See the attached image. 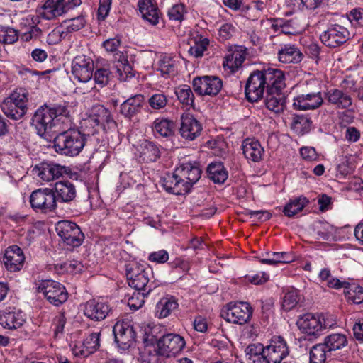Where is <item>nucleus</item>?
Returning a JSON list of instances; mask_svg holds the SVG:
<instances>
[{
    "mask_svg": "<svg viewBox=\"0 0 363 363\" xmlns=\"http://www.w3.org/2000/svg\"><path fill=\"white\" fill-rule=\"evenodd\" d=\"M32 125L39 136L48 139L52 137V133L71 125L69 111L61 105L52 107L42 106L35 112Z\"/></svg>",
    "mask_w": 363,
    "mask_h": 363,
    "instance_id": "1",
    "label": "nucleus"
},
{
    "mask_svg": "<svg viewBox=\"0 0 363 363\" xmlns=\"http://www.w3.org/2000/svg\"><path fill=\"white\" fill-rule=\"evenodd\" d=\"M245 354L248 363H281L289 354V350L285 340L277 336L265 347L261 343L250 344Z\"/></svg>",
    "mask_w": 363,
    "mask_h": 363,
    "instance_id": "2",
    "label": "nucleus"
},
{
    "mask_svg": "<svg viewBox=\"0 0 363 363\" xmlns=\"http://www.w3.org/2000/svg\"><path fill=\"white\" fill-rule=\"evenodd\" d=\"M184 339L179 335L168 333L162 335L157 341L156 347H154L153 352L148 350L149 357L147 359L149 363H159V357L169 358L178 354L185 347Z\"/></svg>",
    "mask_w": 363,
    "mask_h": 363,
    "instance_id": "3",
    "label": "nucleus"
},
{
    "mask_svg": "<svg viewBox=\"0 0 363 363\" xmlns=\"http://www.w3.org/2000/svg\"><path fill=\"white\" fill-rule=\"evenodd\" d=\"M152 274V271L146 263L132 261L126 265L129 286L136 291H143V295H148L156 286L150 281V276Z\"/></svg>",
    "mask_w": 363,
    "mask_h": 363,
    "instance_id": "4",
    "label": "nucleus"
},
{
    "mask_svg": "<svg viewBox=\"0 0 363 363\" xmlns=\"http://www.w3.org/2000/svg\"><path fill=\"white\" fill-rule=\"evenodd\" d=\"M86 138L80 131L69 129L60 133L54 140V147L57 152L67 156H76L84 148Z\"/></svg>",
    "mask_w": 363,
    "mask_h": 363,
    "instance_id": "5",
    "label": "nucleus"
},
{
    "mask_svg": "<svg viewBox=\"0 0 363 363\" xmlns=\"http://www.w3.org/2000/svg\"><path fill=\"white\" fill-rule=\"evenodd\" d=\"M336 324L332 315L323 313H306L301 316L296 325L302 333L308 336L317 337L322 332L333 328Z\"/></svg>",
    "mask_w": 363,
    "mask_h": 363,
    "instance_id": "6",
    "label": "nucleus"
},
{
    "mask_svg": "<svg viewBox=\"0 0 363 363\" xmlns=\"http://www.w3.org/2000/svg\"><path fill=\"white\" fill-rule=\"evenodd\" d=\"M37 291L42 294L48 301L56 306L65 303L68 298V293L65 287L60 283L45 279L35 284Z\"/></svg>",
    "mask_w": 363,
    "mask_h": 363,
    "instance_id": "7",
    "label": "nucleus"
},
{
    "mask_svg": "<svg viewBox=\"0 0 363 363\" xmlns=\"http://www.w3.org/2000/svg\"><path fill=\"white\" fill-rule=\"evenodd\" d=\"M30 203L36 212L54 211L57 208V203L53 189L45 187L33 191L30 196Z\"/></svg>",
    "mask_w": 363,
    "mask_h": 363,
    "instance_id": "8",
    "label": "nucleus"
},
{
    "mask_svg": "<svg viewBox=\"0 0 363 363\" xmlns=\"http://www.w3.org/2000/svg\"><path fill=\"white\" fill-rule=\"evenodd\" d=\"M252 308L247 302H230L222 311V317L228 322L243 325L250 320Z\"/></svg>",
    "mask_w": 363,
    "mask_h": 363,
    "instance_id": "9",
    "label": "nucleus"
},
{
    "mask_svg": "<svg viewBox=\"0 0 363 363\" xmlns=\"http://www.w3.org/2000/svg\"><path fill=\"white\" fill-rule=\"evenodd\" d=\"M55 230L62 241L72 247H79L84 240V234L74 222L67 220H60L57 223Z\"/></svg>",
    "mask_w": 363,
    "mask_h": 363,
    "instance_id": "10",
    "label": "nucleus"
},
{
    "mask_svg": "<svg viewBox=\"0 0 363 363\" xmlns=\"http://www.w3.org/2000/svg\"><path fill=\"white\" fill-rule=\"evenodd\" d=\"M94 69V61L90 57L80 55L72 60L71 73L73 78L80 83H87L91 81Z\"/></svg>",
    "mask_w": 363,
    "mask_h": 363,
    "instance_id": "11",
    "label": "nucleus"
},
{
    "mask_svg": "<svg viewBox=\"0 0 363 363\" xmlns=\"http://www.w3.org/2000/svg\"><path fill=\"white\" fill-rule=\"evenodd\" d=\"M113 333L115 342L122 350L129 348L135 341V332L128 320L118 321L113 326Z\"/></svg>",
    "mask_w": 363,
    "mask_h": 363,
    "instance_id": "12",
    "label": "nucleus"
},
{
    "mask_svg": "<svg viewBox=\"0 0 363 363\" xmlns=\"http://www.w3.org/2000/svg\"><path fill=\"white\" fill-rule=\"evenodd\" d=\"M111 311L109 303L104 298H93L86 302L84 314L94 321L104 320Z\"/></svg>",
    "mask_w": 363,
    "mask_h": 363,
    "instance_id": "13",
    "label": "nucleus"
},
{
    "mask_svg": "<svg viewBox=\"0 0 363 363\" xmlns=\"http://www.w3.org/2000/svg\"><path fill=\"white\" fill-rule=\"evenodd\" d=\"M350 38L346 28L338 24L330 26L320 36L322 43L329 48H337L345 43Z\"/></svg>",
    "mask_w": 363,
    "mask_h": 363,
    "instance_id": "14",
    "label": "nucleus"
},
{
    "mask_svg": "<svg viewBox=\"0 0 363 363\" xmlns=\"http://www.w3.org/2000/svg\"><path fill=\"white\" fill-rule=\"evenodd\" d=\"M267 91V85L261 70H255L249 76L246 86L245 95L250 101H257L260 99Z\"/></svg>",
    "mask_w": 363,
    "mask_h": 363,
    "instance_id": "15",
    "label": "nucleus"
},
{
    "mask_svg": "<svg viewBox=\"0 0 363 363\" xmlns=\"http://www.w3.org/2000/svg\"><path fill=\"white\" fill-rule=\"evenodd\" d=\"M79 5L74 1H45L38 9V13L43 18L52 20Z\"/></svg>",
    "mask_w": 363,
    "mask_h": 363,
    "instance_id": "16",
    "label": "nucleus"
},
{
    "mask_svg": "<svg viewBox=\"0 0 363 363\" xmlns=\"http://www.w3.org/2000/svg\"><path fill=\"white\" fill-rule=\"evenodd\" d=\"M134 155L140 162H155L161 155L160 147L153 142L140 140L134 146Z\"/></svg>",
    "mask_w": 363,
    "mask_h": 363,
    "instance_id": "17",
    "label": "nucleus"
},
{
    "mask_svg": "<svg viewBox=\"0 0 363 363\" xmlns=\"http://www.w3.org/2000/svg\"><path fill=\"white\" fill-rule=\"evenodd\" d=\"M222 86V81L217 77L203 76L193 80L194 89L199 95L215 96Z\"/></svg>",
    "mask_w": 363,
    "mask_h": 363,
    "instance_id": "18",
    "label": "nucleus"
},
{
    "mask_svg": "<svg viewBox=\"0 0 363 363\" xmlns=\"http://www.w3.org/2000/svg\"><path fill=\"white\" fill-rule=\"evenodd\" d=\"M35 174L41 181L48 182L67 173V168L54 162H43L33 169Z\"/></svg>",
    "mask_w": 363,
    "mask_h": 363,
    "instance_id": "19",
    "label": "nucleus"
},
{
    "mask_svg": "<svg viewBox=\"0 0 363 363\" xmlns=\"http://www.w3.org/2000/svg\"><path fill=\"white\" fill-rule=\"evenodd\" d=\"M24 261L23 252L18 246L11 245L5 250L3 263L8 271L11 272L20 271L23 267Z\"/></svg>",
    "mask_w": 363,
    "mask_h": 363,
    "instance_id": "20",
    "label": "nucleus"
},
{
    "mask_svg": "<svg viewBox=\"0 0 363 363\" xmlns=\"http://www.w3.org/2000/svg\"><path fill=\"white\" fill-rule=\"evenodd\" d=\"M202 130L201 123L191 114L184 113L181 117L179 133L188 140H194L200 135Z\"/></svg>",
    "mask_w": 363,
    "mask_h": 363,
    "instance_id": "21",
    "label": "nucleus"
},
{
    "mask_svg": "<svg viewBox=\"0 0 363 363\" xmlns=\"http://www.w3.org/2000/svg\"><path fill=\"white\" fill-rule=\"evenodd\" d=\"M176 169L177 175L186 183L184 184L188 191L201 177V171L196 162L182 163Z\"/></svg>",
    "mask_w": 363,
    "mask_h": 363,
    "instance_id": "22",
    "label": "nucleus"
},
{
    "mask_svg": "<svg viewBox=\"0 0 363 363\" xmlns=\"http://www.w3.org/2000/svg\"><path fill=\"white\" fill-rule=\"evenodd\" d=\"M261 71L267 85V91H281L285 87V74L283 71L272 67Z\"/></svg>",
    "mask_w": 363,
    "mask_h": 363,
    "instance_id": "23",
    "label": "nucleus"
},
{
    "mask_svg": "<svg viewBox=\"0 0 363 363\" xmlns=\"http://www.w3.org/2000/svg\"><path fill=\"white\" fill-rule=\"evenodd\" d=\"M25 313L20 310L6 309L0 311V325L6 329L13 330L21 327L26 322Z\"/></svg>",
    "mask_w": 363,
    "mask_h": 363,
    "instance_id": "24",
    "label": "nucleus"
},
{
    "mask_svg": "<svg viewBox=\"0 0 363 363\" xmlns=\"http://www.w3.org/2000/svg\"><path fill=\"white\" fill-rule=\"evenodd\" d=\"M323 102L320 92L310 93L295 97L293 106L295 109L300 111L313 110L320 106Z\"/></svg>",
    "mask_w": 363,
    "mask_h": 363,
    "instance_id": "25",
    "label": "nucleus"
},
{
    "mask_svg": "<svg viewBox=\"0 0 363 363\" xmlns=\"http://www.w3.org/2000/svg\"><path fill=\"white\" fill-rule=\"evenodd\" d=\"M38 17L27 16L22 18L21 26V38L23 41H30L38 39L42 35L41 29L38 27Z\"/></svg>",
    "mask_w": 363,
    "mask_h": 363,
    "instance_id": "26",
    "label": "nucleus"
},
{
    "mask_svg": "<svg viewBox=\"0 0 363 363\" xmlns=\"http://www.w3.org/2000/svg\"><path fill=\"white\" fill-rule=\"evenodd\" d=\"M161 184L163 188L169 193L182 195L188 192L185 187V182L177 175V169L174 173L166 174L161 179Z\"/></svg>",
    "mask_w": 363,
    "mask_h": 363,
    "instance_id": "27",
    "label": "nucleus"
},
{
    "mask_svg": "<svg viewBox=\"0 0 363 363\" xmlns=\"http://www.w3.org/2000/svg\"><path fill=\"white\" fill-rule=\"evenodd\" d=\"M52 189L56 198V202L69 203L76 197L75 186L70 181L57 182Z\"/></svg>",
    "mask_w": 363,
    "mask_h": 363,
    "instance_id": "28",
    "label": "nucleus"
},
{
    "mask_svg": "<svg viewBox=\"0 0 363 363\" xmlns=\"http://www.w3.org/2000/svg\"><path fill=\"white\" fill-rule=\"evenodd\" d=\"M118 78L121 81H126L133 77V68L130 65L126 53L118 50L113 54Z\"/></svg>",
    "mask_w": 363,
    "mask_h": 363,
    "instance_id": "29",
    "label": "nucleus"
},
{
    "mask_svg": "<svg viewBox=\"0 0 363 363\" xmlns=\"http://www.w3.org/2000/svg\"><path fill=\"white\" fill-rule=\"evenodd\" d=\"M160 332V326L155 324H143L140 327V334L143 343L147 347V352L151 349L153 352L154 347H156L157 337Z\"/></svg>",
    "mask_w": 363,
    "mask_h": 363,
    "instance_id": "30",
    "label": "nucleus"
},
{
    "mask_svg": "<svg viewBox=\"0 0 363 363\" xmlns=\"http://www.w3.org/2000/svg\"><path fill=\"white\" fill-rule=\"evenodd\" d=\"M242 148L245 158L255 162H259L264 154V148L259 141L254 139L245 140Z\"/></svg>",
    "mask_w": 363,
    "mask_h": 363,
    "instance_id": "31",
    "label": "nucleus"
},
{
    "mask_svg": "<svg viewBox=\"0 0 363 363\" xmlns=\"http://www.w3.org/2000/svg\"><path fill=\"white\" fill-rule=\"evenodd\" d=\"M302 57L300 50L291 44L281 45L278 51V59L282 63H298L301 61Z\"/></svg>",
    "mask_w": 363,
    "mask_h": 363,
    "instance_id": "32",
    "label": "nucleus"
},
{
    "mask_svg": "<svg viewBox=\"0 0 363 363\" xmlns=\"http://www.w3.org/2000/svg\"><path fill=\"white\" fill-rule=\"evenodd\" d=\"M139 11L143 18L152 26L159 23L160 12L153 1H138Z\"/></svg>",
    "mask_w": 363,
    "mask_h": 363,
    "instance_id": "33",
    "label": "nucleus"
},
{
    "mask_svg": "<svg viewBox=\"0 0 363 363\" xmlns=\"http://www.w3.org/2000/svg\"><path fill=\"white\" fill-rule=\"evenodd\" d=\"M178 306L179 303L177 298L173 296L167 295L160 298L156 304L155 315L159 318H167Z\"/></svg>",
    "mask_w": 363,
    "mask_h": 363,
    "instance_id": "34",
    "label": "nucleus"
},
{
    "mask_svg": "<svg viewBox=\"0 0 363 363\" xmlns=\"http://www.w3.org/2000/svg\"><path fill=\"white\" fill-rule=\"evenodd\" d=\"M144 101L143 95L131 96L121 105V113L125 117L131 118L141 109Z\"/></svg>",
    "mask_w": 363,
    "mask_h": 363,
    "instance_id": "35",
    "label": "nucleus"
},
{
    "mask_svg": "<svg viewBox=\"0 0 363 363\" xmlns=\"http://www.w3.org/2000/svg\"><path fill=\"white\" fill-rule=\"evenodd\" d=\"M266 107L274 112L279 113L284 110L285 98L281 91H267L264 99Z\"/></svg>",
    "mask_w": 363,
    "mask_h": 363,
    "instance_id": "36",
    "label": "nucleus"
},
{
    "mask_svg": "<svg viewBox=\"0 0 363 363\" xmlns=\"http://www.w3.org/2000/svg\"><path fill=\"white\" fill-rule=\"evenodd\" d=\"M207 174L208 178L216 184H223L228 177V173L220 162L210 163L207 168Z\"/></svg>",
    "mask_w": 363,
    "mask_h": 363,
    "instance_id": "37",
    "label": "nucleus"
},
{
    "mask_svg": "<svg viewBox=\"0 0 363 363\" xmlns=\"http://www.w3.org/2000/svg\"><path fill=\"white\" fill-rule=\"evenodd\" d=\"M327 100L337 108H346L352 104L350 96L340 89H332L327 93Z\"/></svg>",
    "mask_w": 363,
    "mask_h": 363,
    "instance_id": "38",
    "label": "nucleus"
},
{
    "mask_svg": "<svg viewBox=\"0 0 363 363\" xmlns=\"http://www.w3.org/2000/svg\"><path fill=\"white\" fill-rule=\"evenodd\" d=\"M245 51L242 49L236 50L226 55L223 65L225 69L235 72L245 60Z\"/></svg>",
    "mask_w": 363,
    "mask_h": 363,
    "instance_id": "39",
    "label": "nucleus"
},
{
    "mask_svg": "<svg viewBox=\"0 0 363 363\" xmlns=\"http://www.w3.org/2000/svg\"><path fill=\"white\" fill-rule=\"evenodd\" d=\"M174 123L166 118H157L153 123V132L162 137H169L174 133Z\"/></svg>",
    "mask_w": 363,
    "mask_h": 363,
    "instance_id": "40",
    "label": "nucleus"
},
{
    "mask_svg": "<svg viewBox=\"0 0 363 363\" xmlns=\"http://www.w3.org/2000/svg\"><path fill=\"white\" fill-rule=\"evenodd\" d=\"M324 345L330 352L345 347L347 345V338L342 333H333L325 337Z\"/></svg>",
    "mask_w": 363,
    "mask_h": 363,
    "instance_id": "41",
    "label": "nucleus"
},
{
    "mask_svg": "<svg viewBox=\"0 0 363 363\" xmlns=\"http://www.w3.org/2000/svg\"><path fill=\"white\" fill-rule=\"evenodd\" d=\"M28 96V93L25 89H16L8 97L9 101H7V104L9 103V106H11V103L12 101L16 104V106L18 107L19 111H21L20 113H23L25 115L27 109Z\"/></svg>",
    "mask_w": 363,
    "mask_h": 363,
    "instance_id": "42",
    "label": "nucleus"
},
{
    "mask_svg": "<svg viewBox=\"0 0 363 363\" xmlns=\"http://www.w3.org/2000/svg\"><path fill=\"white\" fill-rule=\"evenodd\" d=\"M177 70V62L170 57L164 56L159 60L157 71L162 77L167 78L174 76Z\"/></svg>",
    "mask_w": 363,
    "mask_h": 363,
    "instance_id": "43",
    "label": "nucleus"
},
{
    "mask_svg": "<svg viewBox=\"0 0 363 363\" xmlns=\"http://www.w3.org/2000/svg\"><path fill=\"white\" fill-rule=\"evenodd\" d=\"M314 229L318 236V238L323 240H329L333 238L337 231L334 225L325 220L316 222L314 225Z\"/></svg>",
    "mask_w": 363,
    "mask_h": 363,
    "instance_id": "44",
    "label": "nucleus"
},
{
    "mask_svg": "<svg viewBox=\"0 0 363 363\" xmlns=\"http://www.w3.org/2000/svg\"><path fill=\"white\" fill-rule=\"evenodd\" d=\"M265 257L260 259L262 264L274 265L278 263H289L293 260V257L284 252H267Z\"/></svg>",
    "mask_w": 363,
    "mask_h": 363,
    "instance_id": "45",
    "label": "nucleus"
},
{
    "mask_svg": "<svg viewBox=\"0 0 363 363\" xmlns=\"http://www.w3.org/2000/svg\"><path fill=\"white\" fill-rule=\"evenodd\" d=\"M308 203V199L303 196L291 199L284 206L283 212L285 216L291 217L301 211Z\"/></svg>",
    "mask_w": 363,
    "mask_h": 363,
    "instance_id": "46",
    "label": "nucleus"
},
{
    "mask_svg": "<svg viewBox=\"0 0 363 363\" xmlns=\"http://www.w3.org/2000/svg\"><path fill=\"white\" fill-rule=\"evenodd\" d=\"M345 294L347 300L353 303L359 304L363 302V287L355 283H348Z\"/></svg>",
    "mask_w": 363,
    "mask_h": 363,
    "instance_id": "47",
    "label": "nucleus"
},
{
    "mask_svg": "<svg viewBox=\"0 0 363 363\" xmlns=\"http://www.w3.org/2000/svg\"><path fill=\"white\" fill-rule=\"evenodd\" d=\"M301 296L299 291L295 289L288 290L282 298V308L286 311L294 309L298 305Z\"/></svg>",
    "mask_w": 363,
    "mask_h": 363,
    "instance_id": "48",
    "label": "nucleus"
},
{
    "mask_svg": "<svg viewBox=\"0 0 363 363\" xmlns=\"http://www.w3.org/2000/svg\"><path fill=\"white\" fill-rule=\"evenodd\" d=\"M330 352L323 344L314 345L310 352V363H325Z\"/></svg>",
    "mask_w": 363,
    "mask_h": 363,
    "instance_id": "49",
    "label": "nucleus"
},
{
    "mask_svg": "<svg viewBox=\"0 0 363 363\" xmlns=\"http://www.w3.org/2000/svg\"><path fill=\"white\" fill-rule=\"evenodd\" d=\"M83 265L77 260H70L56 265L58 273L77 274L82 271Z\"/></svg>",
    "mask_w": 363,
    "mask_h": 363,
    "instance_id": "50",
    "label": "nucleus"
},
{
    "mask_svg": "<svg viewBox=\"0 0 363 363\" xmlns=\"http://www.w3.org/2000/svg\"><path fill=\"white\" fill-rule=\"evenodd\" d=\"M175 94L181 103L185 105H191L194 96L189 86L184 84L175 89Z\"/></svg>",
    "mask_w": 363,
    "mask_h": 363,
    "instance_id": "51",
    "label": "nucleus"
},
{
    "mask_svg": "<svg viewBox=\"0 0 363 363\" xmlns=\"http://www.w3.org/2000/svg\"><path fill=\"white\" fill-rule=\"evenodd\" d=\"M111 76V72L108 66L104 67H98L96 66V71L93 72V78L94 83L99 85L100 87H104L108 84Z\"/></svg>",
    "mask_w": 363,
    "mask_h": 363,
    "instance_id": "52",
    "label": "nucleus"
},
{
    "mask_svg": "<svg viewBox=\"0 0 363 363\" xmlns=\"http://www.w3.org/2000/svg\"><path fill=\"white\" fill-rule=\"evenodd\" d=\"M9 101V98H6L1 104V108L4 113L9 118L13 120H18L21 118L24 114L23 113H19L21 111L16 106V104L11 101V106L9 103L7 104Z\"/></svg>",
    "mask_w": 363,
    "mask_h": 363,
    "instance_id": "53",
    "label": "nucleus"
},
{
    "mask_svg": "<svg viewBox=\"0 0 363 363\" xmlns=\"http://www.w3.org/2000/svg\"><path fill=\"white\" fill-rule=\"evenodd\" d=\"M100 332H94L89 334L84 340V347L89 352V355L96 351L100 347Z\"/></svg>",
    "mask_w": 363,
    "mask_h": 363,
    "instance_id": "54",
    "label": "nucleus"
},
{
    "mask_svg": "<svg viewBox=\"0 0 363 363\" xmlns=\"http://www.w3.org/2000/svg\"><path fill=\"white\" fill-rule=\"evenodd\" d=\"M18 38L17 31L10 27L0 26V42L4 44H12Z\"/></svg>",
    "mask_w": 363,
    "mask_h": 363,
    "instance_id": "55",
    "label": "nucleus"
},
{
    "mask_svg": "<svg viewBox=\"0 0 363 363\" xmlns=\"http://www.w3.org/2000/svg\"><path fill=\"white\" fill-rule=\"evenodd\" d=\"M208 43L209 40L207 38L200 37L198 40L194 41V45L190 46L189 52L195 57H201Z\"/></svg>",
    "mask_w": 363,
    "mask_h": 363,
    "instance_id": "56",
    "label": "nucleus"
},
{
    "mask_svg": "<svg viewBox=\"0 0 363 363\" xmlns=\"http://www.w3.org/2000/svg\"><path fill=\"white\" fill-rule=\"evenodd\" d=\"M66 323V318L63 313L57 315L52 321V330L54 338L58 340L62 338L64 333V328Z\"/></svg>",
    "mask_w": 363,
    "mask_h": 363,
    "instance_id": "57",
    "label": "nucleus"
},
{
    "mask_svg": "<svg viewBox=\"0 0 363 363\" xmlns=\"http://www.w3.org/2000/svg\"><path fill=\"white\" fill-rule=\"evenodd\" d=\"M96 109L98 115L94 118V121L98 125L105 127V124L108 125L113 123V118L108 109L104 108L103 106H97Z\"/></svg>",
    "mask_w": 363,
    "mask_h": 363,
    "instance_id": "58",
    "label": "nucleus"
},
{
    "mask_svg": "<svg viewBox=\"0 0 363 363\" xmlns=\"http://www.w3.org/2000/svg\"><path fill=\"white\" fill-rule=\"evenodd\" d=\"M186 12L187 9L185 5L180 2L174 4L169 9L168 16L170 20L181 21L183 20Z\"/></svg>",
    "mask_w": 363,
    "mask_h": 363,
    "instance_id": "59",
    "label": "nucleus"
},
{
    "mask_svg": "<svg viewBox=\"0 0 363 363\" xmlns=\"http://www.w3.org/2000/svg\"><path fill=\"white\" fill-rule=\"evenodd\" d=\"M86 21L84 17L78 16L72 19L65 21L63 26L67 32L77 31L82 29L85 26Z\"/></svg>",
    "mask_w": 363,
    "mask_h": 363,
    "instance_id": "60",
    "label": "nucleus"
},
{
    "mask_svg": "<svg viewBox=\"0 0 363 363\" xmlns=\"http://www.w3.org/2000/svg\"><path fill=\"white\" fill-rule=\"evenodd\" d=\"M147 295H143V291H137L133 294V296L128 300V306L131 310L136 311L140 308L144 303V298Z\"/></svg>",
    "mask_w": 363,
    "mask_h": 363,
    "instance_id": "61",
    "label": "nucleus"
},
{
    "mask_svg": "<svg viewBox=\"0 0 363 363\" xmlns=\"http://www.w3.org/2000/svg\"><path fill=\"white\" fill-rule=\"evenodd\" d=\"M169 258V253L165 250H160L149 253L147 259L152 263L157 264L166 263Z\"/></svg>",
    "mask_w": 363,
    "mask_h": 363,
    "instance_id": "62",
    "label": "nucleus"
},
{
    "mask_svg": "<svg viewBox=\"0 0 363 363\" xmlns=\"http://www.w3.org/2000/svg\"><path fill=\"white\" fill-rule=\"evenodd\" d=\"M148 101L152 108L159 110L166 106L167 97L162 93L155 94L150 96Z\"/></svg>",
    "mask_w": 363,
    "mask_h": 363,
    "instance_id": "63",
    "label": "nucleus"
},
{
    "mask_svg": "<svg viewBox=\"0 0 363 363\" xmlns=\"http://www.w3.org/2000/svg\"><path fill=\"white\" fill-rule=\"evenodd\" d=\"M121 40L118 36L113 38H108L103 42L102 46L108 53L114 54L118 51V47L121 45Z\"/></svg>",
    "mask_w": 363,
    "mask_h": 363,
    "instance_id": "64",
    "label": "nucleus"
}]
</instances>
